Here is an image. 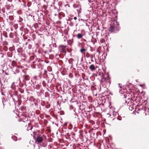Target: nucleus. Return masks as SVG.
<instances>
[{"instance_id": "nucleus-3", "label": "nucleus", "mask_w": 149, "mask_h": 149, "mask_svg": "<svg viewBox=\"0 0 149 149\" xmlns=\"http://www.w3.org/2000/svg\"><path fill=\"white\" fill-rule=\"evenodd\" d=\"M38 133H36V138L35 139V141L36 142L38 143H41L43 140V137L44 136V135L41 136L40 135H37Z\"/></svg>"}, {"instance_id": "nucleus-46", "label": "nucleus", "mask_w": 149, "mask_h": 149, "mask_svg": "<svg viewBox=\"0 0 149 149\" xmlns=\"http://www.w3.org/2000/svg\"><path fill=\"white\" fill-rule=\"evenodd\" d=\"M77 18V17H74V19H75V20Z\"/></svg>"}, {"instance_id": "nucleus-43", "label": "nucleus", "mask_w": 149, "mask_h": 149, "mask_svg": "<svg viewBox=\"0 0 149 149\" xmlns=\"http://www.w3.org/2000/svg\"><path fill=\"white\" fill-rule=\"evenodd\" d=\"M22 20H23V19H22V18H21V19H20V20H19V22H21L22 21Z\"/></svg>"}, {"instance_id": "nucleus-50", "label": "nucleus", "mask_w": 149, "mask_h": 149, "mask_svg": "<svg viewBox=\"0 0 149 149\" xmlns=\"http://www.w3.org/2000/svg\"><path fill=\"white\" fill-rule=\"evenodd\" d=\"M1 35V33H0V37L1 36V37H2V36Z\"/></svg>"}, {"instance_id": "nucleus-49", "label": "nucleus", "mask_w": 149, "mask_h": 149, "mask_svg": "<svg viewBox=\"0 0 149 149\" xmlns=\"http://www.w3.org/2000/svg\"><path fill=\"white\" fill-rule=\"evenodd\" d=\"M141 109H143V108H141L140 109H139V110H141Z\"/></svg>"}, {"instance_id": "nucleus-11", "label": "nucleus", "mask_w": 149, "mask_h": 149, "mask_svg": "<svg viewBox=\"0 0 149 149\" xmlns=\"http://www.w3.org/2000/svg\"><path fill=\"white\" fill-rule=\"evenodd\" d=\"M66 125L67 124L66 123H65L63 125V126L62 128V130L63 132H66L67 130L68 129V128H67L66 127Z\"/></svg>"}, {"instance_id": "nucleus-45", "label": "nucleus", "mask_w": 149, "mask_h": 149, "mask_svg": "<svg viewBox=\"0 0 149 149\" xmlns=\"http://www.w3.org/2000/svg\"><path fill=\"white\" fill-rule=\"evenodd\" d=\"M47 72V71L46 70H45V73H46Z\"/></svg>"}, {"instance_id": "nucleus-16", "label": "nucleus", "mask_w": 149, "mask_h": 149, "mask_svg": "<svg viewBox=\"0 0 149 149\" xmlns=\"http://www.w3.org/2000/svg\"><path fill=\"white\" fill-rule=\"evenodd\" d=\"M26 107L25 106H22L21 108V109L23 112H25L26 111Z\"/></svg>"}, {"instance_id": "nucleus-33", "label": "nucleus", "mask_w": 149, "mask_h": 149, "mask_svg": "<svg viewBox=\"0 0 149 149\" xmlns=\"http://www.w3.org/2000/svg\"><path fill=\"white\" fill-rule=\"evenodd\" d=\"M14 27L15 29H17L18 28V25L17 24H15L14 25Z\"/></svg>"}, {"instance_id": "nucleus-4", "label": "nucleus", "mask_w": 149, "mask_h": 149, "mask_svg": "<svg viewBox=\"0 0 149 149\" xmlns=\"http://www.w3.org/2000/svg\"><path fill=\"white\" fill-rule=\"evenodd\" d=\"M75 114H74V117L73 119V121L76 125H77L78 123L80 122L79 118V116L76 114V113L74 111Z\"/></svg>"}, {"instance_id": "nucleus-2", "label": "nucleus", "mask_w": 149, "mask_h": 149, "mask_svg": "<svg viewBox=\"0 0 149 149\" xmlns=\"http://www.w3.org/2000/svg\"><path fill=\"white\" fill-rule=\"evenodd\" d=\"M115 29L117 30L119 29L118 23L116 21L113 22V24L110 25L109 30L110 31L113 32L114 31Z\"/></svg>"}, {"instance_id": "nucleus-15", "label": "nucleus", "mask_w": 149, "mask_h": 149, "mask_svg": "<svg viewBox=\"0 0 149 149\" xmlns=\"http://www.w3.org/2000/svg\"><path fill=\"white\" fill-rule=\"evenodd\" d=\"M128 106H129V109L130 110L132 111L134 109V107L133 105H129Z\"/></svg>"}, {"instance_id": "nucleus-59", "label": "nucleus", "mask_w": 149, "mask_h": 149, "mask_svg": "<svg viewBox=\"0 0 149 149\" xmlns=\"http://www.w3.org/2000/svg\"><path fill=\"white\" fill-rule=\"evenodd\" d=\"M7 74V75H8V74Z\"/></svg>"}, {"instance_id": "nucleus-34", "label": "nucleus", "mask_w": 149, "mask_h": 149, "mask_svg": "<svg viewBox=\"0 0 149 149\" xmlns=\"http://www.w3.org/2000/svg\"><path fill=\"white\" fill-rule=\"evenodd\" d=\"M44 92V91H43V90L42 89H41L40 90L39 93L41 94L43 93Z\"/></svg>"}, {"instance_id": "nucleus-5", "label": "nucleus", "mask_w": 149, "mask_h": 149, "mask_svg": "<svg viewBox=\"0 0 149 149\" xmlns=\"http://www.w3.org/2000/svg\"><path fill=\"white\" fill-rule=\"evenodd\" d=\"M66 45H61L58 46V49L59 51L61 53L65 54L66 53Z\"/></svg>"}, {"instance_id": "nucleus-32", "label": "nucleus", "mask_w": 149, "mask_h": 149, "mask_svg": "<svg viewBox=\"0 0 149 149\" xmlns=\"http://www.w3.org/2000/svg\"><path fill=\"white\" fill-rule=\"evenodd\" d=\"M28 47L29 49H31L32 48V45L31 44H29L28 46Z\"/></svg>"}, {"instance_id": "nucleus-26", "label": "nucleus", "mask_w": 149, "mask_h": 149, "mask_svg": "<svg viewBox=\"0 0 149 149\" xmlns=\"http://www.w3.org/2000/svg\"><path fill=\"white\" fill-rule=\"evenodd\" d=\"M3 99H2V102L3 103V107L5 105V103L6 102V100H5V99L4 98V97H3Z\"/></svg>"}, {"instance_id": "nucleus-21", "label": "nucleus", "mask_w": 149, "mask_h": 149, "mask_svg": "<svg viewBox=\"0 0 149 149\" xmlns=\"http://www.w3.org/2000/svg\"><path fill=\"white\" fill-rule=\"evenodd\" d=\"M49 94L48 92H46L45 94V97H49Z\"/></svg>"}, {"instance_id": "nucleus-27", "label": "nucleus", "mask_w": 149, "mask_h": 149, "mask_svg": "<svg viewBox=\"0 0 149 149\" xmlns=\"http://www.w3.org/2000/svg\"><path fill=\"white\" fill-rule=\"evenodd\" d=\"M68 100V97H66L64 99V100H63V99L62 100V102L63 103H64L66 102V101H67Z\"/></svg>"}, {"instance_id": "nucleus-18", "label": "nucleus", "mask_w": 149, "mask_h": 149, "mask_svg": "<svg viewBox=\"0 0 149 149\" xmlns=\"http://www.w3.org/2000/svg\"><path fill=\"white\" fill-rule=\"evenodd\" d=\"M12 138L14 141H16L17 140V137L15 136H12Z\"/></svg>"}, {"instance_id": "nucleus-54", "label": "nucleus", "mask_w": 149, "mask_h": 149, "mask_svg": "<svg viewBox=\"0 0 149 149\" xmlns=\"http://www.w3.org/2000/svg\"><path fill=\"white\" fill-rule=\"evenodd\" d=\"M24 38V40L26 39H25V38ZM27 38H26V39H27Z\"/></svg>"}, {"instance_id": "nucleus-31", "label": "nucleus", "mask_w": 149, "mask_h": 149, "mask_svg": "<svg viewBox=\"0 0 149 149\" xmlns=\"http://www.w3.org/2000/svg\"><path fill=\"white\" fill-rule=\"evenodd\" d=\"M30 124V123H28V125L29 126V128H28V127L27 128V130L28 131H29V130H31L32 129V127H30L29 126V124Z\"/></svg>"}, {"instance_id": "nucleus-23", "label": "nucleus", "mask_w": 149, "mask_h": 149, "mask_svg": "<svg viewBox=\"0 0 149 149\" xmlns=\"http://www.w3.org/2000/svg\"><path fill=\"white\" fill-rule=\"evenodd\" d=\"M72 127V125L71 124H70L68 125V129L69 130H71Z\"/></svg>"}, {"instance_id": "nucleus-28", "label": "nucleus", "mask_w": 149, "mask_h": 149, "mask_svg": "<svg viewBox=\"0 0 149 149\" xmlns=\"http://www.w3.org/2000/svg\"><path fill=\"white\" fill-rule=\"evenodd\" d=\"M94 57L95 58V54L94 55H92L91 56V61L92 62H93L94 61L93 60V58Z\"/></svg>"}, {"instance_id": "nucleus-53", "label": "nucleus", "mask_w": 149, "mask_h": 149, "mask_svg": "<svg viewBox=\"0 0 149 149\" xmlns=\"http://www.w3.org/2000/svg\"><path fill=\"white\" fill-rule=\"evenodd\" d=\"M97 94H95V96H97Z\"/></svg>"}, {"instance_id": "nucleus-60", "label": "nucleus", "mask_w": 149, "mask_h": 149, "mask_svg": "<svg viewBox=\"0 0 149 149\" xmlns=\"http://www.w3.org/2000/svg\"><path fill=\"white\" fill-rule=\"evenodd\" d=\"M34 40V39H33V40Z\"/></svg>"}, {"instance_id": "nucleus-12", "label": "nucleus", "mask_w": 149, "mask_h": 149, "mask_svg": "<svg viewBox=\"0 0 149 149\" xmlns=\"http://www.w3.org/2000/svg\"><path fill=\"white\" fill-rule=\"evenodd\" d=\"M89 69L91 71H93L95 69L94 65L93 64L91 65L90 66Z\"/></svg>"}, {"instance_id": "nucleus-44", "label": "nucleus", "mask_w": 149, "mask_h": 149, "mask_svg": "<svg viewBox=\"0 0 149 149\" xmlns=\"http://www.w3.org/2000/svg\"><path fill=\"white\" fill-rule=\"evenodd\" d=\"M104 149H109V148L107 147H106Z\"/></svg>"}, {"instance_id": "nucleus-37", "label": "nucleus", "mask_w": 149, "mask_h": 149, "mask_svg": "<svg viewBox=\"0 0 149 149\" xmlns=\"http://www.w3.org/2000/svg\"><path fill=\"white\" fill-rule=\"evenodd\" d=\"M3 53H0V58H2L3 57Z\"/></svg>"}, {"instance_id": "nucleus-17", "label": "nucleus", "mask_w": 149, "mask_h": 149, "mask_svg": "<svg viewBox=\"0 0 149 149\" xmlns=\"http://www.w3.org/2000/svg\"><path fill=\"white\" fill-rule=\"evenodd\" d=\"M17 52L19 53H20L22 52V49L21 48H18L17 49Z\"/></svg>"}, {"instance_id": "nucleus-56", "label": "nucleus", "mask_w": 149, "mask_h": 149, "mask_svg": "<svg viewBox=\"0 0 149 149\" xmlns=\"http://www.w3.org/2000/svg\"><path fill=\"white\" fill-rule=\"evenodd\" d=\"M84 41H86V40L85 39H83Z\"/></svg>"}, {"instance_id": "nucleus-8", "label": "nucleus", "mask_w": 149, "mask_h": 149, "mask_svg": "<svg viewBox=\"0 0 149 149\" xmlns=\"http://www.w3.org/2000/svg\"><path fill=\"white\" fill-rule=\"evenodd\" d=\"M25 85L27 87H30L32 85V80L25 81Z\"/></svg>"}, {"instance_id": "nucleus-30", "label": "nucleus", "mask_w": 149, "mask_h": 149, "mask_svg": "<svg viewBox=\"0 0 149 149\" xmlns=\"http://www.w3.org/2000/svg\"><path fill=\"white\" fill-rule=\"evenodd\" d=\"M82 67L83 69L85 70H86L87 68V67L86 65H83Z\"/></svg>"}, {"instance_id": "nucleus-40", "label": "nucleus", "mask_w": 149, "mask_h": 149, "mask_svg": "<svg viewBox=\"0 0 149 149\" xmlns=\"http://www.w3.org/2000/svg\"><path fill=\"white\" fill-rule=\"evenodd\" d=\"M71 134L72 135L74 136L75 135V134L74 133L72 132L71 133Z\"/></svg>"}, {"instance_id": "nucleus-24", "label": "nucleus", "mask_w": 149, "mask_h": 149, "mask_svg": "<svg viewBox=\"0 0 149 149\" xmlns=\"http://www.w3.org/2000/svg\"><path fill=\"white\" fill-rule=\"evenodd\" d=\"M41 86L39 84H37L36 86V88L37 89H39L40 88Z\"/></svg>"}, {"instance_id": "nucleus-1", "label": "nucleus", "mask_w": 149, "mask_h": 149, "mask_svg": "<svg viewBox=\"0 0 149 149\" xmlns=\"http://www.w3.org/2000/svg\"><path fill=\"white\" fill-rule=\"evenodd\" d=\"M99 74L101 75L102 77L101 81L102 82L106 83L107 85H110L111 84V80L108 73H107L106 72H104V73H100Z\"/></svg>"}, {"instance_id": "nucleus-36", "label": "nucleus", "mask_w": 149, "mask_h": 149, "mask_svg": "<svg viewBox=\"0 0 149 149\" xmlns=\"http://www.w3.org/2000/svg\"><path fill=\"white\" fill-rule=\"evenodd\" d=\"M93 134L94 135H95V136L93 138H97V133H96L95 134L94 133H93Z\"/></svg>"}, {"instance_id": "nucleus-29", "label": "nucleus", "mask_w": 149, "mask_h": 149, "mask_svg": "<svg viewBox=\"0 0 149 149\" xmlns=\"http://www.w3.org/2000/svg\"><path fill=\"white\" fill-rule=\"evenodd\" d=\"M10 64L12 65H16V62L14 61H13Z\"/></svg>"}, {"instance_id": "nucleus-10", "label": "nucleus", "mask_w": 149, "mask_h": 149, "mask_svg": "<svg viewBox=\"0 0 149 149\" xmlns=\"http://www.w3.org/2000/svg\"><path fill=\"white\" fill-rule=\"evenodd\" d=\"M73 42V39H72L71 40H67L66 43L68 44H69L70 45H71L72 44Z\"/></svg>"}, {"instance_id": "nucleus-19", "label": "nucleus", "mask_w": 149, "mask_h": 149, "mask_svg": "<svg viewBox=\"0 0 149 149\" xmlns=\"http://www.w3.org/2000/svg\"><path fill=\"white\" fill-rule=\"evenodd\" d=\"M100 41L101 43H103L104 42H105V40L103 38H101L100 39Z\"/></svg>"}, {"instance_id": "nucleus-48", "label": "nucleus", "mask_w": 149, "mask_h": 149, "mask_svg": "<svg viewBox=\"0 0 149 149\" xmlns=\"http://www.w3.org/2000/svg\"><path fill=\"white\" fill-rule=\"evenodd\" d=\"M13 101H14V102L15 101V99H14V98H13Z\"/></svg>"}, {"instance_id": "nucleus-25", "label": "nucleus", "mask_w": 149, "mask_h": 149, "mask_svg": "<svg viewBox=\"0 0 149 149\" xmlns=\"http://www.w3.org/2000/svg\"><path fill=\"white\" fill-rule=\"evenodd\" d=\"M86 51V49L82 48L80 49V52L81 53H83Z\"/></svg>"}, {"instance_id": "nucleus-51", "label": "nucleus", "mask_w": 149, "mask_h": 149, "mask_svg": "<svg viewBox=\"0 0 149 149\" xmlns=\"http://www.w3.org/2000/svg\"><path fill=\"white\" fill-rule=\"evenodd\" d=\"M67 134L68 135V136H70V135L69 134V133H67Z\"/></svg>"}, {"instance_id": "nucleus-42", "label": "nucleus", "mask_w": 149, "mask_h": 149, "mask_svg": "<svg viewBox=\"0 0 149 149\" xmlns=\"http://www.w3.org/2000/svg\"><path fill=\"white\" fill-rule=\"evenodd\" d=\"M67 38H65V39H64L63 40H64V42H65L66 41H67V40H68V39H67Z\"/></svg>"}, {"instance_id": "nucleus-39", "label": "nucleus", "mask_w": 149, "mask_h": 149, "mask_svg": "<svg viewBox=\"0 0 149 149\" xmlns=\"http://www.w3.org/2000/svg\"><path fill=\"white\" fill-rule=\"evenodd\" d=\"M82 43H80V42H79L78 45L79 46H80L81 45Z\"/></svg>"}, {"instance_id": "nucleus-58", "label": "nucleus", "mask_w": 149, "mask_h": 149, "mask_svg": "<svg viewBox=\"0 0 149 149\" xmlns=\"http://www.w3.org/2000/svg\"><path fill=\"white\" fill-rule=\"evenodd\" d=\"M34 138L36 137V136H34Z\"/></svg>"}, {"instance_id": "nucleus-47", "label": "nucleus", "mask_w": 149, "mask_h": 149, "mask_svg": "<svg viewBox=\"0 0 149 149\" xmlns=\"http://www.w3.org/2000/svg\"><path fill=\"white\" fill-rule=\"evenodd\" d=\"M118 85H119V87H120V88H121V86H120V84H118Z\"/></svg>"}, {"instance_id": "nucleus-20", "label": "nucleus", "mask_w": 149, "mask_h": 149, "mask_svg": "<svg viewBox=\"0 0 149 149\" xmlns=\"http://www.w3.org/2000/svg\"><path fill=\"white\" fill-rule=\"evenodd\" d=\"M42 84L44 87H46L47 86V84H46L45 83V82L44 81H42Z\"/></svg>"}, {"instance_id": "nucleus-57", "label": "nucleus", "mask_w": 149, "mask_h": 149, "mask_svg": "<svg viewBox=\"0 0 149 149\" xmlns=\"http://www.w3.org/2000/svg\"><path fill=\"white\" fill-rule=\"evenodd\" d=\"M7 37V36H5V37Z\"/></svg>"}, {"instance_id": "nucleus-35", "label": "nucleus", "mask_w": 149, "mask_h": 149, "mask_svg": "<svg viewBox=\"0 0 149 149\" xmlns=\"http://www.w3.org/2000/svg\"><path fill=\"white\" fill-rule=\"evenodd\" d=\"M14 65H12L9 64V68L11 69L12 68V67H13V66Z\"/></svg>"}, {"instance_id": "nucleus-41", "label": "nucleus", "mask_w": 149, "mask_h": 149, "mask_svg": "<svg viewBox=\"0 0 149 149\" xmlns=\"http://www.w3.org/2000/svg\"><path fill=\"white\" fill-rule=\"evenodd\" d=\"M128 99H127V100H125V102L126 104H127V103H128Z\"/></svg>"}, {"instance_id": "nucleus-22", "label": "nucleus", "mask_w": 149, "mask_h": 149, "mask_svg": "<svg viewBox=\"0 0 149 149\" xmlns=\"http://www.w3.org/2000/svg\"><path fill=\"white\" fill-rule=\"evenodd\" d=\"M84 35L82 33H78L77 34V37H82Z\"/></svg>"}, {"instance_id": "nucleus-9", "label": "nucleus", "mask_w": 149, "mask_h": 149, "mask_svg": "<svg viewBox=\"0 0 149 149\" xmlns=\"http://www.w3.org/2000/svg\"><path fill=\"white\" fill-rule=\"evenodd\" d=\"M128 101L127 104L133 105L134 104V103H133V102L131 99H130L129 98H128Z\"/></svg>"}, {"instance_id": "nucleus-6", "label": "nucleus", "mask_w": 149, "mask_h": 149, "mask_svg": "<svg viewBox=\"0 0 149 149\" xmlns=\"http://www.w3.org/2000/svg\"><path fill=\"white\" fill-rule=\"evenodd\" d=\"M13 71L15 74V73H18L19 72L18 69L16 65L13 66L12 67V68L11 69Z\"/></svg>"}, {"instance_id": "nucleus-52", "label": "nucleus", "mask_w": 149, "mask_h": 149, "mask_svg": "<svg viewBox=\"0 0 149 149\" xmlns=\"http://www.w3.org/2000/svg\"><path fill=\"white\" fill-rule=\"evenodd\" d=\"M108 115H109V116H111V115L110 114H109V113H108L107 114Z\"/></svg>"}, {"instance_id": "nucleus-13", "label": "nucleus", "mask_w": 149, "mask_h": 149, "mask_svg": "<svg viewBox=\"0 0 149 149\" xmlns=\"http://www.w3.org/2000/svg\"><path fill=\"white\" fill-rule=\"evenodd\" d=\"M23 77L24 78V79L26 80V81L29 80L30 77L28 75H24L23 76Z\"/></svg>"}, {"instance_id": "nucleus-7", "label": "nucleus", "mask_w": 149, "mask_h": 149, "mask_svg": "<svg viewBox=\"0 0 149 149\" xmlns=\"http://www.w3.org/2000/svg\"><path fill=\"white\" fill-rule=\"evenodd\" d=\"M13 71L15 74V73H18L19 72L18 69L16 65L13 66L12 67V68L11 69Z\"/></svg>"}, {"instance_id": "nucleus-55", "label": "nucleus", "mask_w": 149, "mask_h": 149, "mask_svg": "<svg viewBox=\"0 0 149 149\" xmlns=\"http://www.w3.org/2000/svg\"><path fill=\"white\" fill-rule=\"evenodd\" d=\"M43 46H45V44H43Z\"/></svg>"}, {"instance_id": "nucleus-38", "label": "nucleus", "mask_w": 149, "mask_h": 149, "mask_svg": "<svg viewBox=\"0 0 149 149\" xmlns=\"http://www.w3.org/2000/svg\"><path fill=\"white\" fill-rule=\"evenodd\" d=\"M146 110H147V108H145V109H144V110H145V113L146 115H147L148 114V113H147V112H146Z\"/></svg>"}, {"instance_id": "nucleus-14", "label": "nucleus", "mask_w": 149, "mask_h": 149, "mask_svg": "<svg viewBox=\"0 0 149 149\" xmlns=\"http://www.w3.org/2000/svg\"><path fill=\"white\" fill-rule=\"evenodd\" d=\"M91 140H92V139H91V140H89L88 139L86 140V143H87V144L89 145H90L91 143H92V142L91 141Z\"/></svg>"}]
</instances>
